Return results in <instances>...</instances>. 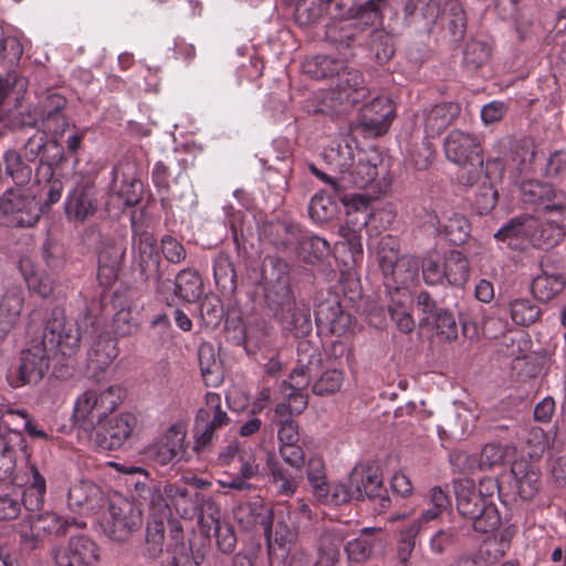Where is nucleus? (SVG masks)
I'll return each mask as SVG.
<instances>
[{"label":"nucleus","mask_w":566,"mask_h":566,"mask_svg":"<svg viewBox=\"0 0 566 566\" xmlns=\"http://www.w3.org/2000/svg\"><path fill=\"white\" fill-rule=\"evenodd\" d=\"M139 496L149 502L150 507L161 517H169L175 512L182 518H192L196 515H209L216 518L218 510L214 501L200 492H192L186 480L167 482L163 486L146 488L136 483Z\"/></svg>","instance_id":"nucleus-1"},{"label":"nucleus","mask_w":566,"mask_h":566,"mask_svg":"<svg viewBox=\"0 0 566 566\" xmlns=\"http://www.w3.org/2000/svg\"><path fill=\"white\" fill-rule=\"evenodd\" d=\"M120 400L122 389L117 386L83 391L74 402L72 415L80 438L88 441Z\"/></svg>","instance_id":"nucleus-2"},{"label":"nucleus","mask_w":566,"mask_h":566,"mask_svg":"<svg viewBox=\"0 0 566 566\" xmlns=\"http://www.w3.org/2000/svg\"><path fill=\"white\" fill-rule=\"evenodd\" d=\"M36 182L8 189L0 197V224L7 227H33L42 214Z\"/></svg>","instance_id":"nucleus-3"},{"label":"nucleus","mask_w":566,"mask_h":566,"mask_svg":"<svg viewBox=\"0 0 566 566\" xmlns=\"http://www.w3.org/2000/svg\"><path fill=\"white\" fill-rule=\"evenodd\" d=\"M444 154L449 161L465 169L459 179L462 184L473 185L483 174V158L480 144L470 133L453 129L444 139Z\"/></svg>","instance_id":"nucleus-4"},{"label":"nucleus","mask_w":566,"mask_h":566,"mask_svg":"<svg viewBox=\"0 0 566 566\" xmlns=\"http://www.w3.org/2000/svg\"><path fill=\"white\" fill-rule=\"evenodd\" d=\"M50 349L44 339L35 337L23 348L18 365L6 375L8 385L13 388L34 386L45 376L50 367Z\"/></svg>","instance_id":"nucleus-5"},{"label":"nucleus","mask_w":566,"mask_h":566,"mask_svg":"<svg viewBox=\"0 0 566 566\" xmlns=\"http://www.w3.org/2000/svg\"><path fill=\"white\" fill-rule=\"evenodd\" d=\"M142 524L139 507L119 493L107 496V510L103 514L102 527L114 541H124Z\"/></svg>","instance_id":"nucleus-6"},{"label":"nucleus","mask_w":566,"mask_h":566,"mask_svg":"<svg viewBox=\"0 0 566 566\" xmlns=\"http://www.w3.org/2000/svg\"><path fill=\"white\" fill-rule=\"evenodd\" d=\"M384 0H367L356 12L354 19L335 20L326 27V39L338 45L350 46L365 27L380 22V9Z\"/></svg>","instance_id":"nucleus-7"},{"label":"nucleus","mask_w":566,"mask_h":566,"mask_svg":"<svg viewBox=\"0 0 566 566\" xmlns=\"http://www.w3.org/2000/svg\"><path fill=\"white\" fill-rule=\"evenodd\" d=\"M39 338L44 339L50 352L73 355L81 346L82 327L76 319L67 317L62 308H54Z\"/></svg>","instance_id":"nucleus-8"},{"label":"nucleus","mask_w":566,"mask_h":566,"mask_svg":"<svg viewBox=\"0 0 566 566\" xmlns=\"http://www.w3.org/2000/svg\"><path fill=\"white\" fill-rule=\"evenodd\" d=\"M366 95L367 87L361 74L346 66L338 73L335 86L323 98V105L332 112H345Z\"/></svg>","instance_id":"nucleus-9"},{"label":"nucleus","mask_w":566,"mask_h":566,"mask_svg":"<svg viewBox=\"0 0 566 566\" xmlns=\"http://www.w3.org/2000/svg\"><path fill=\"white\" fill-rule=\"evenodd\" d=\"M229 417L221 409V398L218 394L208 392L206 395V406L197 412L193 428V450L200 452L206 448L214 437L216 430L226 426Z\"/></svg>","instance_id":"nucleus-10"},{"label":"nucleus","mask_w":566,"mask_h":566,"mask_svg":"<svg viewBox=\"0 0 566 566\" xmlns=\"http://www.w3.org/2000/svg\"><path fill=\"white\" fill-rule=\"evenodd\" d=\"M187 427L184 422L172 423L146 450V457L159 465H168L181 460L186 452Z\"/></svg>","instance_id":"nucleus-11"},{"label":"nucleus","mask_w":566,"mask_h":566,"mask_svg":"<svg viewBox=\"0 0 566 566\" xmlns=\"http://www.w3.org/2000/svg\"><path fill=\"white\" fill-rule=\"evenodd\" d=\"M494 238L513 250L538 245L542 243L541 223L531 216L516 217L502 226Z\"/></svg>","instance_id":"nucleus-12"},{"label":"nucleus","mask_w":566,"mask_h":566,"mask_svg":"<svg viewBox=\"0 0 566 566\" xmlns=\"http://www.w3.org/2000/svg\"><path fill=\"white\" fill-rule=\"evenodd\" d=\"M137 419L133 413L123 412L107 418L101 427L93 432L87 443L103 450H113L122 447L133 434Z\"/></svg>","instance_id":"nucleus-13"},{"label":"nucleus","mask_w":566,"mask_h":566,"mask_svg":"<svg viewBox=\"0 0 566 566\" xmlns=\"http://www.w3.org/2000/svg\"><path fill=\"white\" fill-rule=\"evenodd\" d=\"M54 566H94L98 559L96 544L86 536H73L53 552Z\"/></svg>","instance_id":"nucleus-14"},{"label":"nucleus","mask_w":566,"mask_h":566,"mask_svg":"<svg viewBox=\"0 0 566 566\" xmlns=\"http://www.w3.org/2000/svg\"><path fill=\"white\" fill-rule=\"evenodd\" d=\"M104 502L102 489L92 481L81 480L71 485L67 505L71 511L83 515L97 513Z\"/></svg>","instance_id":"nucleus-15"},{"label":"nucleus","mask_w":566,"mask_h":566,"mask_svg":"<svg viewBox=\"0 0 566 566\" xmlns=\"http://www.w3.org/2000/svg\"><path fill=\"white\" fill-rule=\"evenodd\" d=\"M347 155L344 161L336 160L335 165L339 167L342 182L344 187L354 186L357 188H368L374 184L378 176L377 167L367 160L359 159L352 170V153L348 147L340 149L339 157Z\"/></svg>","instance_id":"nucleus-16"},{"label":"nucleus","mask_w":566,"mask_h":566,"mask_svg":"<svg viewBox=\"0 0 566 566\" xmlns=\"http://www.w3.org/2000/svg\"><path fill=\"white\" fill-rule=\"evenodd\" d=\"M394 116L392 102L386 96H377L363 107L360 123L375 135H380L388 129Z\"/></svg>","instance_id":"nucleus-17"},{"label":"nucleus","mask_w":566,"mask_h":566,"mask_svg":"<svg viewBox=\"0 0 566 566\" xmlns=\"http://www.w3.org/2000/svg\"><path fill=\"white\" fill-rule=\"evenodd\" d=\"M348 483L352 486L354 500L377 497L384 491L382 480L377 469L365 464L356 465L352 470Z\"/></svg>","instance_id":"nucleus-18"},{"label":"nucleus","mask_w":566,"mask_h":566,"mask_svg":"<svg viewBox=\"0 0 566 566\" xmlns=\"http://www.w3.org/2000/svg\"><path fill=\"white\" fill-rule=\"evenodd\" d=\"M511 489L522 500H531L539 490V471L526 460L514 461L511 468Z\"/></svg>","instance_id":"nucleus-19"},{"label":"nucleus","mask_w":566,"mask_h":566,"mask_svg":"<svg viewBox=\"0 0 566 566\" xmlns=\"http://www.w3.org/2000/svg\"><path fill=\"white\" fill-rule=\"evenodd\" d=\"M450 497L441 486H433L428 492V504L409 525L419 533L428 530L430 523L437 521L450 506Z\"/></svg>","instance_id":"nucleus-20"},{"label":"nucleus","mask_w":566,"mask_h":566,"mask_svg":"<svg viewBox=\"0 0 566 566\" xmlns=\"http://www.w3.org/2000/svg\"><path fill=\"white\" fill-rule=\"evenodd\" d=\"M96 209V190L91 185L76 187L65 202V211L70 219L85 220L93 216Z\"/></svg>","instance_id":"nucleus-21"},{"label":"nucleus","mask_w":566,"mask_h":566,"mask_svg":"<svg viewBox=\"0 0 566 566\" xmlns=\"http://www.w3.org/2000/svg\"><path fill=\"white\" fill-rule=\"evenodd\" d=\"M345 539L343 527L324 528L316 541V565L335 566Z\"/></svg>","instance_id":"nucleus-22"},{"label":"nucleus","mask_w":566,"mask_h":566,"mask_svg":"<svg viewBox=\"0 0 566 566\" xmlns=\"http://www.w3.org/2000/svg\"><path fill=\"white\" fill-rule=\"evenodd\" d=\"M118 355L117 340L107 333L99 334L87 353V365L93 371H104Z\"/></svg>","instance_id":"nucleus-23"},{"label":"nucleus","mask_w":566,"mask_h":566,"mask_svg":"<svg viewBox=\"0 0 566 566\" xmlns=\"http://www.w3.org/2000/svg\"><path fill=\"white\" fill-rule=\"evenodd\" d=\"M276 515H280L282 520L276 523L274 533H272L270 527L264 530L270 552L274 548V545L285 548L287 544L293 543L297 537L298 522L293 518L290 510L285 506H279L274 511V516Z\"/></svg>","instance_id":"nucleus-24"},{"label":"nucleus","mask_w":566,"mask_h":566,"mask_svg":"<svg viewBox=\"0 0 566 566\" xmlns=\"http://www.w3.org/2000/svg\"><path fill=\"white\" fill-rule=\"evenodd\" d=\"M440 13L438 0H412L405 6L407 20L420 30H430L439 19Z\"/></svg>","instance_id":"nucleus-25"},{"label":"nucleus","mask_w":566,"mask_h":566,"mask_svg":"<svg viewBox=\"0 0 566 566\" xmlns=\"http://www.w3.org/2000/svg\"><path fill=\"white\" fill-rule=\"evenodd\" d=\"M23 308V295L19 290H8L0 303V340L18 324Z\"/></svg>","instance_id":"nucleus-26"},{"label":"nucleus","mask_w":566,"mask_h":566,"mask_svg":"<svg viewBox=\"0 0 566 566\" xmlns=\"http://www.w3.org/2000/svg\"><path fill=\"white\" fill-rule=\"evenodd\" d=\"M458 106L451 103L434 105L423 113V129L426 137L434 138L440 135L454 119Z\"/></svg>","instance_id":"nucleus-27"},{"label":"nucleus","mask_w":566,"mask_h":566,"mask_svg":"<svg viewBox=\"0 0 566 566\" xmlns=\"http://www.w3.org/2000/svg\"><path fill=\"white\" fill-rule=\"evenodd\" d=\"M412 297L407 289L397 287L391 296L388 307L389 314L397 328L402 333H410L413 331L416 323L410 312V304Z\"/></svg>","instance_id":"nucleus-28"},{"label":"nucleus","mask_w":566,"mask_h":566,"mask_svg":"<svg viewBox=\"0 0 566 566\" xmlns=\"http://www.w3.org/2000/svg\"><path fill=\"white\" fill-rule=\"evenodd\" d=\"M23 438L20 432L11 431L2 441L0 448V479L10 480L14 484H19L18 478L14 475L15 457L19 451L24 448Z\"/></svg>","instance_id":"nucleus-29"},{"label":"nucleus","mask_w":566,"mask_h":566,"mask_svg":"<svg viewBox=\"0 0 566 566\" xmlns=\"http://www.w3.org/2000/svg\"><path fill=\"white\" fill-rule=\"evenodd\" d=\"M25 156L33 160L40 158L41 163L46 164V170L52 172V165L63 158L61 145L55 140L46 143L42 135L30 137L25 144Z\"/></svg>","instance_id":"nucleus-30"},{"label":"nucleus","mask_w":566,"mask_h":566,"mask_svg":"<svg viewBox=\"0 0 566 566\" xmlns=\"http://www.w3.org/2000/svg\"><path fill=\"white\" fill-rule=\"evenodd\" d=\"M457 507L459 513L469 520L476 517V514L491 503L481 491H478L474 485L469 482L460 483L455 490Z\"/></svg>","instance_id":"nucleus-31"},{"label":"nucleus","mask_w":566,"mask_h":566,"mask_svg":"<svg viewBox=\"0 0 566 566\" xmlns=\"http://www.w3.org/2000/svg\"><path fill=\"white\" fill-rule=\"evenodd\" d=\"M315 319L318 324L329 326L334 333L345 331L350 322L349 316L343 313L336 296L328 297L318 303L315 308Z\"/></svg>","instance_id":"nucleus-32"},{"label":"nucleus","mask_w":566,"mask_h":566,"mask_svg":"<svg viewBox=\"0 0 566 566\" xmlns=\"http://www.w3.org/2000/svg\"><path fill=\"white\" fill-rule=\"evenodd\" d=\"M374 532L375 528L365 527L361 530L359 536L349 541L344 546V551L350 563H365L373 556L378 544Z\"/></svg>","instance_id":"nucleus-33"},{"label":"nucleus","mask_w":566,"mask_h":566,"mask_svg":"<svg viewBox=\"0 0 566 566\" xmlns=\"http://www.w3.org/2000/svg\"><path fill=\"white\" fill-rule=\"evenodd\" d=\"M430 221L434 227V231L437 233H443L452 244H462L469 237V221L464 216L460 213L452 212L449 217H447L443 222L442 230H440L441 222L437 219L436 216H430Z\"/></svg>","instance_id":"nucleus-34"},{"label":"nucleus","mask_w":566,"mask_h":566,"mask_svg":"<svg viewBox=\"0 0 566 566\" xmlns=\"http://www.w3.org/2000/svg\"><path fill=\"white\" fill-rule=\"evenodd\" d=\"M370 249L374 251L384 275L388 276V272L394 271L395 264L400 258L399 240L394 235L385 234L376 243L371 242Z\"/></svg>","instance_id":"nucleus-35"},{"label":"nucleus","mask_w":566,"mask_h":566,"mask_svg":"<svg viewBox=\"0 0 566 566\" xmlns=\"http://www.w3.org/2000/svg\"><path fill=\"white\" fill-rule=\"evenodd\" d=\"M124 254L120 244L108 245L99 252L97 275L103 284H109L117 277Z\"/></svg>","instance_id":"nucleus-36"},{"label":"nucleus","mask_w":566,"mask_h":566,"mask_svg":"<svg viewBox=\"0 0 566 566\" xmlns=\"http://www.w3.org/2000/svg\"><path fill=\"white\" fill-rule=\"evenodd\" d=\"M266 468L271 474L272 482L276 486L277 493L292 496L302 480V472L285 469L272 459L266 461Z\"/></svg>","instance_id":"nucleus-37"},{"label":"nucleus","mask_w":566,"mask_h":566,"mask_svg":"<svg viewBox=\"0 0 566 566\" xmlns=\"http://www.w3.org/2000/svg\"><path fill=\"white\" fill-rule=\"evenodd\" d=\"M143 192V184L137 179L124 180L117 192L111 193L106 202L109 211H123L139 202Z\"/></svg>","instance_id":"nucleus-38"},{"label":"nucleus","mask_w":566,"mask_h":566,"mask_svg":"<svg viewBox=\"0 0 566 566\" xmlns=\"http://www.w3.org/2000/svg\"><path fill=\"white\" fill-rule=\"evenodd\" d=\"M175 294L188 303L198 301L202 294V281L199 274L190 269L181 270L176 276Z\"/></svg>","instance_id":"nucleus-39"},{"label":"nucleus","mask_w":566,"mask_h":566,"mask_svg":"<svg viewBox=\"0 0 566 566\" xmlns=\"http://www.w3.org/2000/svg\"><path fill=\"white\" fill-rule=\"evenodd\" d=\"M65 104L66 101L62 95L49 94L35 111V123L42 127L45 124H50V122H60L62 125H65V116L63 114Z\"/></svg>","instance_id":"nucleus-40"},{"label":"nucleus","mask_w":566,"mask_h":566,"mask_svg":"<svg viewBox=\"0 0 566 566\" xmlns=\"http://www.w3.org/2000/svg\"><path fill=\"white\" fill-rule=\"evenodd\" d=\"M360 229L361 228L359 226L358 228H355L349 226L348 223L339 228V235L344 240L342 244L346 245L350 253V262L346 263L345 270L348 277L355 275L354 269L363 260V243Z\"/></svg>","instance_id":"nucleus-41"},{"label":"nucleus","mask_w":566,"mask_h":566,"mask_svg":"<svg viewBox=\"0 0 566 566\" xmlns=\"http://www.w3.org/2000/svg\"><path fill=\"white\" fill-rule=\"evenodd\" d=\"M565 286L563 276L558 273L542 272L532 283V292L536 298L546 302L558 295Z\"/></svg>","instance_id":"nucleus-42"},{"label":"nucleus","mask_w":566,"mask_h":566,"mask_svg":"<svg viewBox=\"0 0 566 566\" xmlns=\"http://www.w3.org/2000/svg\"><path fill=\"white\" fill-rule=\"evenodd\" d=\"M417 305L421 308V311L427 315V322H431L439 328L448 327L451 332L448 333V336L454 334L455 321L454 318L447 312L440 311L434 301L427 292H421L417 296ZM444 332V329H442Z\"/></svg>","instance_id":"nucleus-43"},{"label":"nucleus","mask_w":566,"mask_h":566,"mask_svg":"<svg viewBox=\"0 0 566 566\" xmlns=\"http://www.w3.org/2000/svg\"><path fill=\"white\" fill-rule=\"evenodd\" d=\"M345 69L346 64L344 61L332 59L327 55L315 56L303 65L304 72L315 78L337 77L338 73Z\"/></svg>","instance_id":"nucleus-44"},{"label":"nucleus","mask_w":566,"mask_h":566,"mask_svg":"<svg viewBox=\"0 0 566 566\" xmlns=\"http://www.w3.org/2000/svg\"><path fill=\"white\" fill-rule=\"evenodd\" d=\"M443 269L446 272L444 280L451 285L461 286L469 277V262L459 251H451L449 254L444 255Z\"/></svg>","instance_id":"nucleus-45"},{"label":"nucleus","mask_w":566,"mask_h":566,"mask_svg":"<svg viewBox=\"0 0 566 566\" xmlns=\"http://www.w3.org/2000/svg\"><path fill=\"white\" fill-rule=\"evenodd\" d=\"M117 311L114 315V327L118 335L127 336L138 331V304H116Z\"/></svg>","instance_id":"nucleus-46"},{"label":"nucleus","mask_w":566,"mask_h":566,"mask_svg":"<svg viewBox=\"0 0 566 566\" xmlns=\"http://www.w3.org/2000/svg\"><path fill=\"white\" fill-rule=\"evenodd\" d=\"M198 359L201 374L206 381L218 382L221 375V364L213 345L202 343L198 349Z\"/></svg>","instance_id":"nucleus-47"},{"label":"nucleus","mask_w":566,"mask_h":566,"mask_svg":"<svg viewBox=\"0 0 566 566\" xmlns=\"http://www.w3.org/2000/svg\"><path fill=\"white\" fill-rule=\"evenodd\" d=\"M33 516L34 526L36 531L41 533L42 538L50 535H62L66 528L74 523V520L70 521L63 518L52 512L33 513Z\"/></svg>","instance_id":"nucleus-48"},{"label":"nucleus","mask_w":566,"mask_h":566,"mask_svg":"<svg viewBox=\"0 0 566 566\" xmlns=\"http://www.w3.org/2000/svg\"><path fill=\"white\" fill-rule=\"evenodd\" d=\"M507 452V447H502L496 443L485 444L481 450L479 459H472V463L468 464V470L472 471L475 468L483 470L499 467L504 463Z\"/></svg>","instance_id":"nucleus-49"},{"label":"nucleus","mask_w":566,"mask_h":566,"mask_svg":"<svg viewBox=\"0 0 566 566\" xmlns=\"http://www.w3.org/2000/svg\"><path fill=\"white\" fill-rule=\"evenodd\" d=\"M512 321L517 325H530L539 317V308L530 298H514L509 302Z\"/></svg>","instance_id":"nucleus-50"},{"label":"nucleus","mask_w":566,"mask_h":566,"mask_svg":"<svg viewBox=\"0 0 566 566\" xmlns=\"http://www.w3.org/2000/svg\"><path fill=\"white\" fill-rule=\"evenodd\" d=\"M6 171L15 182L17 187H25L32 184V169L21 160L14 150H8L4 155Z\"/></svg>","instance_id":"nucleus-51"},{"label":"nucleus","mask_w":566,"mask_h":566,"mask_svg":"<svg viewBox=\"0 0 566 566\" xmlns=\"http://www.w3.org/2000/svg\"><path fill=\"white\" fill-rule=\"evenodd\" d=\"M459 539V531L455 526L441 527L428 538V547L431 554L441 556L446 554Z\"/></svg>","instance_id":"nucleus-52"},{"label":"nucleus","mask_w":566,"mask_h":566,"mask_svg":"<svg viewBox=\"0 0 566 566\" xmlns=\"http://www.w3.org/2000/svg\"><path fill=\"white\" fill-rule=\"evenodd\" d=\"M419 534L417 530H413L409 525H405L399 530L396 558L400 565H409Z\"/></svg>","instance_id":"nucleus-53"},{"label":"nucleus","mask_w":566,"mask_h":566,"mask_svg":"<svg viewBox=\"0 0 566 566\" xmlns=\"http://www.w3.org/2000/svg\"><path fill=\"white\" fill-rule=\"evenodd\" d=\"M419 263L418 260L411 255H400L395 264L394 271L388 272L397 284L405 289L407 284L413 282L418 277Z\"/></svg>","instance_id":"nucleus-54"},{"label":"nucleus","mask_w":566,"mask_h":566,"mask_svg":"<svg viewBox=\"0 0 566 566\" xmlns=\"http://www.w3.org/2000/svg\"><path fill=\"white\" fill-rule=\"evenodd\" d=\"M444 255L430 251L422 260V274L426 283L438 284L444 280Z\"/></svg>","instance_id":"nucleus-55"},{"label":"nucleus","mask_w":566,"mask_h":566,"mask_svg":"<svg viewBox=\"0 0 566 566\" xmlns=\"http://www.w3.org/2000/svg\"><path fill=\"white\" fill-rule=\"evenodd\" d=\"M471 521L472 528L478 533H491L501 525V515L494 503L483 506Z\"/></svg>","instance_id":"nucleus-56"},{"label":"nucleus","mask_w":566,"mask_h":566,"mask_svg":"<svg viewBox=\"0 0 566 566\" xmlns=\"http://www.w3.org/2000/svg\"><path fill=\"white\" fill-rule=\"evenodd\" d=\"M322 493L323 495L314 496L325 504L340 505L354 500V493L349 483L348 485L343 482L326 484Z\"/></svg>","instance_id":"nucleus-57"},{"label":"nucleus","mask_w":566,"mask_h":566,"mask_svg":"<svg viewBox=\"0 0 566 566\" xmlns=\"http://www.w3.org/2000/svg\"><path fill=\"white\" fill-rule=\"evenodd\" d=\"M370 49L379 63L387 62L395 52L391 35L385 30L375 29L370 35Z\"/></svg>","instance_id":"nucleus-58"},{"label":"nucleus","mask_w":566,"mask_h":566,"mask_svg":"<svg viewBox=\"0 0 566 566\" xmlns=\"http://www.w3.org/2000/svg\"><path fill=\"white\" fill-rule=\"evenodd\" d=\"M302 253L308 263L314 264L323 261L331 254V245L327 240L313 235L303 242Z\"/></svg>","instance_id":"nucleus-59"},{"label":"nucleus","mask_w":566,"mask_h":566,"mask_svg":"<svg viewBox=\"0 0 566 566\" xmlns=\"http://www.w3.org/2000/svg\"><path fill=\"white\" fill-rule=\"evenodd\" d=\"M344 382V373L338 369L324 371L313 386L315 395H332L338 391Z\"/></svg>","instance_id":"nucleus-60"},{"label":"nucleus","mask_w":566,"mask_h":566,"mask_svg":"<svg viewBox=\"0 0 566 566\" xmlns=\"http://www.w3.org/2000/svg\"><path fill=\"white\" fill-rule=\"evenodd\" d=\"M265 296L269 302V306L279 313L285 306L290 307V304H285L291 298V289L289 285L287 277H280L276 285H273L266 290Z\"/></svg>","instance_id":"nucleus-61"},{"label":"nucleus","mask_w":566,"mask_h":566,"mask_svg":"<svg viewBox=\"0 0 566 566\" xmlns=\"http://www.w3.org/2000/svg\"><path fill=\"white\" fill-rule=\"evenodd\" d=\"M463 54L467 65L476 69L489 61L491 51L488 44L473 40L465 44Z\"/></svg>","instance_id":"nucleus-62"},{"label":"nucleus","mask_w":566,"mask_h":566,"mask_svg":"<svg viewBox=\"0 0 566 566\" xmlns=\"http://www.w3.org/2000/svg\"><path fill=\"white\" fill-rule=\"evenodd\" d=\"M307 479L314 495H323L326 483L324 462L318 457H313L307 463Z\"/></svg>","instance_id":"nucleus-63"},{"label":"nucleus","mask_w":566,"mask_h":566,"mask_svg":"<svg viewBox=\"0 0 566 566\" xmlns=\"http://www.w3.org/2000/svg\"><path fill=\"white\" fill-rule=\"evenodd\" d=\"M64 248L57 241L46 239L42 247V256L49 269L60 270L64 264Z\"/></svg>","instance_id":"nucleus-64"}]
</instances>
